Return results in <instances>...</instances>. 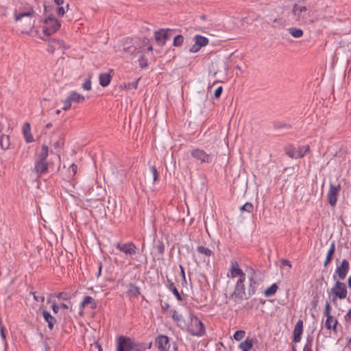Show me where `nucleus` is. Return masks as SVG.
Here are the masks:
<instances>
[{
  "label": "nucleus",
  "mask_w": 351,
  "mask_h": 351,
  "mask_svg": "<svg viewBox=\"0 0 351 351\" xmlns=\"http://www.w3.org/2000/svg\"><path fill=\"white\" fill-rule=\"evenodd\" d=\"M149 171L152 176L153 182L155 183L159 179V172L155 166H149Z\"/></svg>",
  "instance_id": "72a5a7b5"
},
{
  "label": "nucleus",
  "mask_w": 351,
  "mask_h": 351,
  "mask_svg": "<svg viewBox=\"0 0 351 351\" xmlns=\"http://www.w3.org/2000/svg\"><path fill=\"white\" fill-rule=\"evenodd\" d=\"M42 314L45 322L48 324L49 328L52 330L56 323V319L47 311H43Z\"/></svg>",
  "instance_id": "aec40b11"
},
{
  "label": "nucleus",
  "mask_w": 351,
  "mask_h": 351,
  "mask_svg": "<svg viewBox=\"0 0 351 351\" xmlns=\"http://www.w3.org/2000/svg\"><path fill=\"white\" fill-rule=\"evenodd\" d=\"M53 43H57L58 45H59L60 46L63 42L62 40H53Z\"/></svg>",
  "instance_id": "774afa93"
},
{
  "label": "nucleus",
  "mask_w": 351,
  "mask_h": 351,
  "mask_svg": "<svg viewBox=\"0 0 351 351\" xmlns=\"http://www.w3.org/2000/svg\"><path fill=\"white\" fill-rule=\"evenodd\" d=\"M49 165L47 160L36 159L34 171L38 175L48 173Z\"/></svg>",
  "instance_id": "4468645a"
},
{
  "label": "nucleus",
  "mask_w": 351,
  "mask_h": 351,
  "mask_svg": "<svg viewBox=\"0 0 351 351\" xmlns=\"http://www.w3.org/2000/svg\"><path fill=\"white\" fill-rule=\"evenodd\" d=\"M338 321L333 316L330 315L326 317L325 322V326L328 330H332L335 332L337 331Z\"/></svg>",
  "instance_id": "a211bd4d"
},
{
  "label": "nucleus",
  "mask_w": 351,
  "mask_h": 351,
  "mask_svg": "<svg viewBox=\"0 0 351 351\" xmlns=\"http://www.w3.org/2000/svg\"><path fill=\"white\" fill-rule=\"evenodd\" d=\"M245 280H237L235 289L231 297L237 302H240L246 298L245 288L244 285Z\"/></svg>",
  "instance_id": "1a4fd4ad"
},
{
  "label": "nucleus",
  "mask_w": 351,
  "mask_h": 351,
  "mask_svg": "<svg viewBox=\"0 0 351 351\" xmlns=\"http://www.w3.org/2000/svg\"><path fill=\"white\" fill-rule=\"evenodd\" d=\"M136 350L134 342L129 337L121 336L117 342V351Z\"/></svg>",
  "instance_id": "6e6552de"
},
{
  "label": "nucleus",
  "mask_w": 351,
  "mask_h": 351,
  "mask_svg": "<svg viewBox=\"0 0 351 351\" xmlns=\"http://www.w3.org/2000/svg\"><path fill=\"white\" fill-rule=\"evenodd\" d=\"M0 147L3 150H7L10 147V138L8 135L2 134L0 137Z\"/></svg>",
  "instance_id": "4be33fe9"
},
{
  "label": "nucleus",
  "mask_w": 351,
  "mask_h": 351,
  "mask_svg": "<svg viewBox=\"0 0 351 351\" xmlns=\"http://www.w3.org/2000/svg\"><path fill=\"white\" fill-rule=\"evenodd\" d=\"M191 156L199 161L200 163H211L213 156L207 154L204 149L200 148H194L191 150Z\"/></svg>",
  "instance_id": "0eeeda50"
},
{
  "label": "nucleus",
  "mask_w": 351,
  "mask_h": 351,
  "mask_svg": "<svg viewBox=\"0 0 351 351\" xmlns=\"http://www.w3.org/2000/svg\"><path fill=\"white\" fill-rule=\"evenodd\" d=\"M175 32V30L171 29H164L163 40L161 43V46L164 45L167 40H169Z\"/></svg>",
  "instance_id": "c756f323"
},
{
  "label": "nucleus",
  "mask_w": 351,
  "mask_h": 351,
  "mask_svg": "<svg viewBox=\"0 0 351 351\" xmlns=\"http://www.w3.org/2000/svg\"><path fill=\"white\" fill-rule=\"evenodd\" d=\"M70 170L72 171L73 175H75L77 173V166L75 164H72L70 166Z\"/></svg>",
  "instance_id": "6e6d98bb"
},
{
  "label": "nucleus",
  "mask_w": 351,
  "mask_h": 351,
  "mask_svg": "<svg viewBox=\"0 0 351 351\" xmlns=\"http://www.w3.org/2000/svg\"><path fill=\"white\" fill-rule=\"evenodd\" d=\"M324 315L326 317L332 315H331V306L328 302L326 303L324 311Z\"/></svg>",
  "instance_id": "37998d69"
},
{
  "label": "nucleus",
  "mask_w": 351,
  "mask_h": 351,
  "mask_svg": "<svg viewBox=\"0 0 351 351\" xmlns=\"http://www.w3.org/2000/svg\"><path fill=\"white\" fill-rule=\"evenodd\" d=\"M195 42H196V45H198L199 47H202L208 45V39L205 36L196 35L195 36Z\"/></svg>",
  "instance_id": "a878e982"
},
{
  "label": "nucleus",
  "mask_w": 351,
  "mask_h": 351,
  "mask_svg": "<svg viewBox=\"0 0 351 351\" xmlns=\"http://www.w3.org/2000/svg\"><path fill=\"white\" fill-rule=\"evenodd\" d=\"M30 124L29 123H25L23 127V132L24 136H27V134L30 133Z\"/></svg>",
  "instance_id": "49530a36"
},
{
  "label": "nucleus",
  "mask_w": 351,
  "mask_h": 351,
  "mask_svg": "<svg viewBox=\"0 0 351 351\" xmlns=\"http://www.w3.org/2000/svg\"><path fill=\"white\" fill-rule=\"evenodd\" d=\"M310 151L309 145H303L295 148L292 145H288L285 147V154L291 158H303Z\"/></svg>",
  "instance_id": "39448f33"
},
{
  "label": "nucleus",
  "mask_w": 351,
  "mask_h": 351,
  "mask_svg": "<svg viewBox=\"0 0 351 351\" xmlns=\"http://www.w3.org/2000/svg\"><path fill=\"white\" fill-rule=\"evenodd\" d=\"M112 75L108 73H102L99 76V84L103 87L108 86L112 80Z\"/></svg>",
  "instance_id": "6ab92c4d"
},
{
  "label": "nucleus",
  "mask_w": 351,
  "mask_h": 351,
  "mask_svg": "<svg viewBox=\"0 0 351 351\" xmlns=\"http://www.w3.org/2000/svg\"><path fill=\"white\" fill-rule=\"evenodd\" d=\"M82 86L86 90H90L91 88H92L90 78L89 77V78L85 79Z\"/></svg>",
  "instance_id": "a19ab883"
},
{
  "label": "nucleus",
  "mask_w": 351,
  "mask_h": 351,
  "mask_svg": "<svg viewBox=\"0 0 351 351\" xmlns=\"http://www.w3.org/2000/svg\"><path fill=\"white\" fill-rule=\"evenodd\" d=\"M281 264L282 266H287L289 269H291V263L290 261L286 260V259H283L281 261Z\"/></svg>",
  "instance_id": "8fccbe9b"
},
{
  "label": "nucleus",
  "mask_w": 351,
  "mask_h": 351,
  "mask_svg": "<svg viewBox=\"0 0 351 351\" xmlns=\"http://www.w3.org/2000/svg\"><path fill=\"white\" fill-rule=\"evenodd\" d=\"M302 351H313L312 350V340H307L306 344L303 348Z\"/></svg>",
  "instance_id": "a18cd8bd"
},
{
  "label": "nucleus",
  "mask_w": 351,
  "mask_h": 351,
  "mask_svg": "<svg viewBox=\"0 0 351 351\" xmlns=\"http://www.w3.org/2000/svg\"><path fill=\"white\" fill-rule=\"evenodd\" d=\"M63 107L62 110H68L71 108V100L70 99V97L68 96L64 100H63Z\"/></svg>",
  "instance_id": "ea45409f"
},
{
  "label": "nucleus",
  "mask_w": 351,
  "mask_h": 351,
  "mask_svg": "<svg viewBox=\"0 0 351 351\" xmlns=\"http://www.w3.org/2000/svg\"><path fill=\"white\" fill-rule=\"evenodd\" d=\"M116 247L126 254H133L136 252V247L133 243H115Z\"/></svg>",
  "instance_id": "2eb2a0df"
},
{
  "label": "nucleus",
  "mask_w": 351,
  "mask_h": 351,
  "mask_svg": "<svg viewBox=\"0 0 351 351\" xmlns=\"http://www.w3.org/2000/svg\"><path fill=\"white\" fill-rule=\"evenodd\" d=\"M57 13L58 16H62L65 13L64 8L63 7H58L57 9Z\"/></svg>",
  "instance_id": "603ef678"
},
{
  "label": "nucleus",
  "mask_w": 351,
  "mask_h": 351,
  "mask_svg": "<svg viewBox=\"0 0 351 351\" xmlns=\"http://www.w3.org/2000/svg\"><path fill=\"white\" fill-rule=\"evenodd\" d=\"M141 293L140 292V288L138 287H136L133 285H130V289L128 290V294L130 295V296H132V297H137L139 294Z\"/></svg>",
  "instance_id": "473e14b6"
},
{
  "label": "nucleus",
  "mask_w": 351,
  "mask_h": 351,
  "mask_svg": "<svg viewBox=\"0 0 351 351\" xmlns=\"http://www.w3.org/2000/svg\"><path fill=\"white\" fill-rule=\"evenodd\" d=\"M340 190L341 185L339 184L335 186L330 183L327 197L329 204L332 207H335L337 204V196Z\"/></svg>",
  "instance_id": "9b49d317"
},
{
  "label": "nucleus",
  "mask_w": 351,
  "mask_h": 351,
  "mask_svg": "<svg viewBox=\"0 0 351 351\" xmlns=\"http://www.w3.org/2000/svg\"><path fill=\"white\" fill-rule=\"evenodd\" d=\"M346 348H348L349 350H351V337L348 339L347 343L346 345Z\"/></svg>",
  "instance_id": "13d9d810"
},
{
  "label": "nucleus",
  "mask_w": 351,
  "mask_h": 351,
  "mask_svg": "<svg viewBox=\"0 0 351 351\" xmlns=\"http://www.w3.org/2000/svg\"><path fill=\"white\" fill-rule=\"evenodd\" d=\"M201 47H199L198 45H196V42H195V44L190 48L189 51L191 53H197L199 51Z\"/></svg>",
  "instance_id": "09e8293b"
},
{
  "label": "nucleus",
  "mask_w": 351,
  "mask_h": 351,
  "mask_svg": "<svg viewBox=\"0 0 351 351\" xmlns=\"http://www.w3.org/2000/svg\"><path fill=\"white\" fill-rule=\"evenodd\" d=\"M345 319H347V320H350L351 319V309H350L346 315H345Z\"/></svg>",
  "instance_id": "bf43d9fd"
},
{
  "label": "nucleus",
  "mask_w": 351,
  "mask_h": 351,
  "mask_svg": "<svg viewBox=\"0 0 351 351\" xmlns=\"http://www.w3.org/2000/svg\"><path fill=\"white\" fill-rule=\"evenodd\" d=\"M303 332V322L302 320H299L293 330V341L295 343H298L301 341V336Z\"/></svg>",
  "instance_id": "f3484780"
},
{
  "label": "nucleus",
  "mask_w": 351,
  "mask_h": 351,
  "mask_svg": "<svg viewBox=\"0 0 351 351\" xmlns=\"http://www.w3.org/2000/svg\"><path fill=\"white\" fill-rule=\"evenodd\" d=\"M257 342V339L256 338H246L243 341L239 343V348L241 351H250V350L253 348V346L255 343Z\"/></svg>",
  "instance_id": "dca6fc26"
},
{
  "label": "nucleus",
  "mask_w": 351,
  "mask_h": 351,
  "mask_svg": "<svg viewBox=\"0 0 351 351\" xmlns=\"http://www.w3.org/2000/svg\"><path fill=\"white\" fill-rule=\"evenodd\" d=\"M31 294H32V295H33V296H34V299L36 302L43 303V302L45 301V297H44V295H36V293H34V292H32V293H31Z\"/></svg>",
  "instance_id": "c03bdc74"
},
{
  "label": "nucleus",
  "mask_w": 351,
  "mask_h": 351,
  "mask_svg": "<svg viewBox=\"0 0 351 351\" xmlns=\"http://www.w3.org/2000/svg\"><path fill=\"white\" fill-rule=\"evenodd\" d=\"M45 25L43 27V32L46 36H50L57 32L60 27V23L53 16H49L45 19Z\"/></svg>",
  "instance_id": "423d86ee"
},
{
  "label": "nucleus",
  "mask_w": 351,
  "mask_h": 351,
  "mask_svg": "<svg viewBox=\"0 0 351 351\" xmlns=\"http://www.w3.org/2000/svg\"><path fill=\"white\" fill-rule=\"evenodd\" d=\"M0 331H1V336L3 339H5V328L3 325H1L0 326Z\"/></svg>",
  "instance_id": "4d7b16f0"
},
{
  "label": "nucleus",
  "mask_w": 351,
  "mask_h": 351,
  "mask_svg": "<svg viewBox=\"0 0 351 351\" xmlns=\"http://www.w3.org/2000/svg\"><path fill=\"white\" fill-rule=\"evenodd\" d=\"M81 305L82 308H85L88 306H90V308L91 309H95L97 307V302H95V299H93L92 297L86 296L84 297Z\"/></svg>",
  "instance_id": "412c9836"
},
{
  "label": "nucleus",
  "mask_w": 351,
  "mask_h": 351,
  "mask_svg": "<svg viewBox=\"0 0 351 351\" xmlns=\"http://www.w3.org/2000/svg\"><path fill=\"white\" fill-rule=\"evenodd\" d=\"M156 346L160 351H175L171 346L169 338L165 335H160L156 339Z\"/></svg>",
  "instance_id": "f8f14e48"
},
{
  "label": "nucleus",
  "mask_w": 351,
  "mask_h": 351,
  "mask_svg": "<svg viewBox=\"0 0 351 351\" xmlns=\"http://www.w3.org/2000/svg\"><path fill=\"white\" fill-rule=\"evenodd\" d=\"M245 335V330H237L233 335V338L234 340L239 341H241V339H243L244 338Z\"/></svg>",
  "instance_id": "4c0bfd02"
},
{
  "label": "nucleus",
  "mask_w": 351,
  "mask_h": 351,
  "mask_svg": "<svg viewBox=\"0 0 351 351\" xmlns=\"http://www.w3.org/2000/svg\"><path fill=\"white\" fill-rule=\"evenodd\" d=\"M101 269H102V265L100 263L99 265V271H98V273L97 274V277H99L100 276L101 273Z\"/></svg>",
  "instance_id": "052dcab7"
},
{
  "label": "nucleus",
  "mask_w": 351,
  "mask_h": 351,
  "mask_svg": "<svg viewBox=\"0 0 351 351\" xmlns=\"http://www.w3.org/2000/svg\"><path fill=\"white\" fill-rule=\"evenodd\" d=\"M60 308L63 309H67L68 306L66 304L62 303L60 305Z\"/></svg>",
  "instance_id": "69168bd1"
},
{
  "label": "nucleus",
  "mask_w": 351,
  "mask_h": 351,
  "mask_svg": "<svg viewBox=\"0 0 351 351\" xmlns=\"http://www.w3.org/2000/svg\"><path fill=\"white\" fill-rule=\"evenodd\" d=\"M274 127L276 129H282V128L290 129L291 128V125L283 123V122H280V121L275 122L274 123Z\"/></svg>",
  "instance_id": "58836bf2"
},
{
  "label": "nucleus",
  "mask_w": 351,
  "mask_h": 351,
  "mask_svg": "<svg viewBox=\"0 0 351 351\" xmlns=\"http://www.w3.org/2000/svg\"><path fill=\"white\" fill-rule=\"evenodd\" d=\"M184 326L192 335L200 337L205 333L204 326L197 317L191 316L190 322Z\"/></svg>",
  "instance_id": "20e7f679"
},
{
  "label": "nucleus",
  "mask_w": 351,
  "mask_h": 351,
  "mask_svg": "<svg viewBox=\"0 0 351 351\" xmlns=\"http://www.w3.org/2000/svg\"><path fill=\"white\" fill-rule=\"evenodd\" d=\"M169 290L173 293V295L176 297V298L178 301L182 300V298L181 295L180 294L178 290L175 287V285L173 282H171L169 285Z\"/></svg>",
  "instance_id": "f704fd0d"
},
{
  "label": "nucleus",
  "mask_w": 351,
  "mask_h": 351,
  "mask_svg": "<svg viewBox=\"0 0 351 351\" xmlns=\"http://www.w3.org/2000/svg\"><path fill=\"white\" fill-rule=\"evenodd\" d=\"M289 33L294 38H299L303 36V31L296 27H291L288 29Z\"/></svg>",
  "instance_id": "cd10ccee"
},
{
  "label": "nucleus",
  "mask_w": 351,
  "mask_h": 351,
  "mask_svg": "<svg viewBox=\"0 0 351 351\" xmlns=\"http://www.w3.org/2000/svg\"><path fill=\"white\" fill-rule=\"evenodd\" d=\"M329 295L332 298V302L335 305L337 304V300H343L347 298L348 290L344 283L337 280L333 287L328 291Z\"/></svg>",
  "instance_id": "7ed1b4c3"
},
{
  "label": "nucleus",
  "mask_w": 351,
  "mask_h": 351,
  "mask_svg": "<svg viewBox=\"0 0 351 351\" xmlns=\"http://www.w3.org/2000/svg\"><path fill=\"white\" fill-rule=\"evenodd\" d=\"M228 276L232 278H239L238 280H245V274L240 269L236 261H232L228 270Z\"/></svg>",
  "instance_id": "9d476101"
},
{
  "label": "nucleus",
  "mask_w": 351,
  "mask_h": 351,
  "mask_svg": "<svg viewBox=\"0 0 351 351\" xmlns=\"http://www.w3.org/2000/svg\"><path fill=\"white\" fill-rule=\"evenodd\" d=\"M305 0H298L291 9L290 17L299 25H308L315 21L313 11L304 5Z\"/></svg>",
  "instance_id": "f257e3e1"
},
{
  "label": "nucleus",
  "mask_w": 351,
  "mask_h": 351,
  "mask_svg": "<svg viewBox=\"0 0 351 351\" xmlns=\"http://www.w3.org/2000/svg\"><path fill=\"white\" fill-rule=\"evenodd\" d=\"M54 3L58 5H60L64 3V0H54Z\"/></svg>",
  "instance_id": "680f3d73"
},
{
  "label": "nucleus",
  "mask_w": 351,
  "mask_h": 351,
  "mask_svg": "<svg viewBox=\"0 0 351 351\" xmlns=\"http://www.w3.org/2000/svg\"><path fill=\"white\" fill-rule=\"evenodd\" d=\"M54 49H55V47L51 44L49 45V48L47 49L48 51L52 53V52H53Z\"/></svg>",
  "instance_id": "e2e57ef3"
},
{
  "label": "nucleus",
  "mask_w": 351,
  "mask_h": 351,
  "mask_svg": "<svg viewBox=\"0 0 351 351\" xmlns=\"http://www.w3.org/2000/svg\"><path fill=\"white\" fill-rule=\"evenodd\" d=\"M138 80H138L137 81H135V82H133L129 83V84H128V87H129V88H134V89H136V88H138Z\"/></svg>",
  "instance_id": "864d4df0"
},
{
  "label": "nucleus",
  "mask_w": 351,
  "mask_h": 351,
  "mask_svg": "<svg viewBox=\"0 0 351 351\" xmlns=\"http://www.w3.org/2000/svg\"><path fill=\"white\" fill-rule=\"evenodd\" d=\"M197 251L198 253L204 255L206 256H210L213 254V252L208 247H206L203 245H199L197 247Z\"/></svg>",
  "instance_id": "7c9ffc66"
},
{
  "label": "nucleus",
  "mask_w": 351,
  "mask_h": 351,
  "mask_svg": "<svg viewBox=\"0 0 351 351\" xmlns=\"http://www.w3.org/2000/svg\"><path fill=\"white\" fill-rule=\"evenodd\" d=\"M69 97H70L71 102L73 101L80 104L84 102V101L85 100V97L84 95L79 94L75 91H71Z\"/></svg>",
  "instance_id": "b1692460"
},
{
  "label": "nucleus",
  "mask_w": 351,
  "mask_h": 351,
  "mask_svg": "<svg viewBox=\"0 0 351 351\" xmlns=\"http://www.w3.org/2000/svg\"><path fill=\"white\" fill-rule=\"evenodd\" d=\"M180 270H181L182 276H183L184 278H185V274H184V267L182 266H180Z\"/></svg>",
  "instance_id": "0e129e2a"
},
{
  "label": "nucleus",
  "mask_w": 351,
  "mask_h": 351,
  "mask_svg": "<svg viewBox=\"0 0 351 351\" xmlns=\"http://www.w3.org/2000/svg\"><path fill=\"white\" fill-rule=\"evenodd\" d=\"M172 315V319L174 322L177 323V325L178 326H182L183 325H185V322L184 321L182 315L179 313L177 311L173 310L171 311Z\"/></svg>",
  "instance_id": "5701e85b"
},
{
  "label": "nucleus",
  "mask_w": 351,
  "mask_h": 351,
  "mask_svg": "<svg viewBox=\"0 0 351 351\" xmlns=\"http://www.w3.org/2000/svg\"><path fill=\"white\" fill-rule=\"evenodd\" d=\"M138 62L141 68H145L147 66V60L144 56H141Z\"/></svg>",
  "instance_id": "79ce46f5"
},
{
  "label": "nucleus",
  "mask_w": 351,
  "mask_h": 351,
  "mask_svg": "<svg viewBox=\"0 0 351 351\" xmlns=\"http://www.w3.org/2000/svg\"><path fill=\"white\" fill-rule=\"evenodd\" d=\"M163 34L164 29H160L156 32H155L154 37L158 43L160 45H161L162 41L163 40Z\"/></svg>",
  "instance_id": "e433bc0d"
},
{
  "label": "nucleus",
  "mask_w": 351,
  "mask_h": 351,
  "mask_svg": "<svg viewBox=\"0 0 351 351\" xmlns=\"http://www.w3.org/2000/svg\"><path fill=\"white\" fill-rule=\"evenodd\" d=\"M48 155H49V147L45 145H43L41 147V150H40V153H38L36 156V159L42 160H47Z\"/></svg>",
  "instance_id": "393cba45"
},
{
  "label": "nucleus",
  "mask_w": 351,
  "mask_h": 351,
  "mask_svg": "<svg viewBox=\"0 0 351 351\" xmlns=\"http://www.w3.org/2000/svg\"><path fill=\"white\" fill-rule=\"evenodd\" d=\"M350 269V265L346 259H343L339 265L337 266L335 274L338 276L339 280H343L346 277Z\"/></svg>",
  "instance_id": "ddd939ff"
},
{
  "label": "nucleus",
  "mask_w": 351,
  "mask_h": 351,
  "mask_svg": "<svg viewBox=\"0 0 351 351\" xmlns=\"http://www.w3.org/2000/svg\"><path fill=\"white\" fill-rule=\"evenodd\" d=\"M335 243H332V244L330 245V249L328 251V253H327V255H326V260L324 261V265L325 266L328 265L330 263V261H332L333 254L335 253Z\"/></svg>",
  "instance_id": "bb28decb"
},
{
  "label": "nucleus",
  "mask_w": 351,
  "mask_h": 351,
  "mask_svg": "<svg viewBox=\"0 0 351 351\" xmlns=\"http://www.w3.org/2000/svg\"><path fill=\"white\" fill-rule=\"evenodd\" d=\"M278 290V286L276 284L271 285L269 287L266 289L264 291L265 297H271L274 295Z\"/></svg>",
  "instance_id": "c85d7f7f"
},
{
  "label": "nucleus",
  "mask_w": 351,
  "mask_h": 351,
  "mask_svg": "<svg viewBox=\"0 0 351 351\" xmlns=\"http://www.w3.org/2000/svg\"><path fill=\"white\" fill-rule=\"evenodd\" d=\"M36 15V12L33 8L19 7L14 11V20L15 22L21 21L25 19V25L27 29H32L34 27L35 20L33 19Z\"/></svg>",
  "instance_id": "f03ea898"
},
{
  "label": "nucleus",
  "mask_w": 351,
  "mask_h": 351,
  "mask_svg": "<svg viewBox=\"0 0 351 351\" xmlns=\"http://www.w3.org/2000/svg\"><path fill=\"white\" fill-rule=\"evenodd\" d=\"M239 210L241 213L247 212L248 213H252L254 210V206L251 202H246L239 208Z\"/></svg>",
  "instance_id": "2f4dec72"
},
{
  "label": "nucleus",
  "mask_w": 351,
  "mask_h": 351,
  "mask_svg": "<svg viewBox=\"0 0 351 351\" xmlns=\"http://www.w3.org/2000/svg\"><path fill=\"white\" fill-rule=\"evenodd\" d=\"M51 308L53 311V313L55 314L58 313V311H59V308H60V306H58L56 303L54 302H52V304H51Z\"/></svg>",
  "instance_id": "3c124183"
},
{
  "label": "nucleus",
  "mask_w": 351,
  "mask_h": 351,
  "mask_svg": "<svg viewBox=\"0 0 351 351\" xmlns=\"http://www.w3.org/2000/svg\"><path fill=\"white\" fill-rule=\"evenodd\" d=\"M348 287L350 289H351V276L348 279Z\"/></svg>",
  "instance_id": "338daca9"
},
{
  "label": "nucleus",
  "mask_w": 351,
  "mask_h": 351,
  "mask_svg": "<svg viewBox=\"0 0 351 351\" xmlns=\"http://www.w3.org/2000/svg\"><path fill=\"white\" fill-rule=\"evenodd\" d=\"M27 143H32L34 141V138L30 133L27 134V136H24Z\"/></svg>",
  "instance_id": "5fc2aeb1"
},
{
  "label": "nucleus",
  "mask_w": 351,
  "mask_h": 351,
  "mask_svg": "<svg viewBox=\"0 0 351 351\" xmlns=\"http://www.w3.org/2000/svg\"><path fill=\"white\" fill-rule=\"evenodd\" d=\"M222 91H223V87L221 86H220L218 88H217L216 90L214 92V97L215 99H217V98L220 97V96H221V95L222 93Z\"/></svg>",
  "instance_id": "de8ad7c7"
},
{
  "label": "nucleus",
  "mask_w": 351,
  "mask_h": 351,
  "mask_svg": "<svg viewBox=\"0 0 351 351\" xmlns=\"http://www.w3.org/2000/svg\"><path fill=\"white\" fill-rule=\"evenodd\" d=\"M184 43V37L179 34L174 37L173 38V46L176 47H181Z\"/></svg>",
  "instance_id": "c9c22d12"
}]
</instances>
